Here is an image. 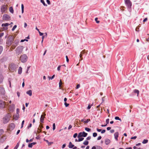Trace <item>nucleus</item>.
Segmentation results:
<instances>
[{"label":"nucleus","mask_w":149,"mask_h":149,"mask_svg":"<svg viewBox=\"0 0 149 149\" xmlns=\"http://www.w3.org/2000/svg\"><path fill=\"white\" fill-rule=\"evenodd\" d=\"M40 1L42 3V4H43V5L44 6H47V5L46 4L45 2V1H44V0H40Z\"/></svg>","instance_id":"obj_32"},{"label":"nucleus","mask_w":149,"mask_h":149,"mask_svg":"<svg viewBox=\"0 0 149 149\" xmlns=\"http://www.w3.org/2000/svg\"><path fill=\"white\" fill-rule=\"evenodd\" d=\"M19 42V41L18 40H15L14 42V44L13 45L14 47H15L17 45Z\"/></svg>","instance_id":"obj_16"},{"label":"nucleus","mask_w":149,"mask_h":149,"mask_svg":"<svg viewBox=\"0 0 149 149\" xmlns=\"http://www.w3.org/2000/svg\"><path fill=\"white\" fill-rule=\"evenodd\" d=\"M46 116V114L44 113V115H42L41 116V118H40V122L41 123H43L44 118H45V116Z\"/></svg>","instance_id":"obj_15"},{"label":"nucleus","mask_w":149,"mask_h":149,"mask_svg":"<svg viewBox=\"0 0 149 149\" xmlns=\"http://www.w3.org/2000/svg\"><path fill=\"white\" fill-rule=\"evenodd\" d=\"M82 133V134L83 136V137H86L87 136L88 134L87 133H86L84 132H83Z\"/></svg>","instance_id":"obj_24"},{"label":"nucleus","mask_w":149,"mask_h":149,"mask_svg":"<svg viewBox=\"0 0 149 149\" xmlns=\"http://www.w3.org/2000/svg\"><path fill=\"white\" fill-rule=\"evenodd\" d=\"M148 141L147 139H144L142 142L143 144H146L148 143Z\"/></svg>","instance_id":"obj_27"},{"label":"nucleus","mask_w":149,"mask_h":149,"mask_svg":"<svg viewBox=\"0 0 149 149\" xmlns=\"http://www.w3.org/2000/svg\"><path fill=\"white\" fill-rule=\"evenodd\" d=\"M59 84V86L60 87L61 85L62 84V81L61 80L60 81Z\"/></svg>","instance_id":"obj_56"},{"label":"nucleus","mask_w":149,"mask_h":149,"mask_svg":"<svg viewBox=\"0 0 149 149\" xmlns=\"http://www.w3.org/2000/svg\"><path fill=\"white\" fill-rule=\"evenodd\" d=\"M66 61L67 62H69V59L68 58V56H66Z\"/></svg>","instance_id":"obj_51"},{"label":"nucleus","mask_w":149,"mask_h":149,"mask_svg":"<svg viewBox=\"0 0 149 149\" xmlns=\"http://www.w3.org/2000/svg\"><path fill=\"white\" fill-rule=\"evenodd\" d=\"M126 6L127 7L128 11L131 12V7L132 3L130 0H124Z\"/></svg>","instance_id":"obj_1"},{"label":"nucleus","mask_w":149,"mask_h":149,"mask_svg":"<svg viewBox=\"0 0 149 149\" xmlns=\"http://www.w3.org/2000/svg\"><path fill=\"white\" fill-rule=\"evenodd\" d=\"M105 131H106L105 130H103L101 132V133L102 134H103L105 132Z\"/></svg>","instance_id":"obj_59"},{"label":"nucleus","mask_w":149,"mask_h":149,"mask_svg":"<svg viewBox=\"0 0 149 149\" xmlns=\"http://www.w3.org/2000/svg\"><path fill=\"white\" fill-rule=\"evenodd\" d=\"M46 1L48 4L49 5L50 4V2L49 0H47Z\"/></svg>","instance_id":"obj_52"},{"label":"nucleus","mask_w":149,"mask_h":149,"mask_svg":"<svg viewBox=\"0 0 149 149\" xmlns=\"http://www.w3.org/2000/svg\"><path fill=\"white\" fill-rule=\"evenodd\" d=\"M3 34H4L3 33H1L0 34V38L2 37L3 36Z\"/></svg>","instance_id":"obj_60"},{"label":"nucleus","mask_w":149,"mask_h":149,"mask_svg":"<svg viewBox=\"0 0 149 149\" xmlns=\"http://www.w3.org/2000/svg\"><path fill=\"white\" fill-rule=\"evenodd\" d=\"M26 93L30 96H31L32 94V91L31 90H29L27 91Z\"/></svg>","instance_id":"obj_20"},{"label":"nucleus","mask_w":149,"mask_h":149,"mask_svg":"<svg viewBox=\"0 0 149 149\" xmlns=\"http://www.w3.org/2000/svg\"><path fill=\"white\" fill-rule=\"evenodd\" d=\"M64 104L66 107H68L69 105V104L67 103L66 102H65L64 103Z\"/></svg>","instance_id":"obj_46"},{"label":"nucleus","mask_w":149,"mask_h":149,"mask_svg":"<svg viewBox=\"0 0 149 149\" xmlns=\"http://www.w3.org/2000/svg\"><path fill=\"white\" fill-rule=\"evenodd\" d=\"M56 128V126L55 123H53V130H54Z\"/></svg>","instance_id":"obj_40"},{"label":"nucleus","mask_w":149,"mask_h":149,"mask_svg":"<svg viewBox=\"0 0 149 149\" xmlns=\"http://www.w3.org/2000/svg\"><path fill=\"white\" fill-rule=\"evenodd\" d=\"M3 133L4 131L3 130H0V136Z\"/></svg>","instance_id":"obj_33"},{"label":"nucleus","mask_w":149,"mask_h":149,"mask_svg":"<svg viewBox=\"0 0 149 149\" xmlns=\"http://www.w3.org/2000/svg\"><path fill=\"white\" fill-rule=\"evenodd\" d=\"M31 126H32V124L31 123L29 124V125L27 127V128L28 129L29 128L31 127Z\"/></svg>","instance_id":"obj_54"},{"label":"nucleus","mask_w":149,"mask_h":149,"mask_svg":"<svg viewBox=\"0 0 149 149\" xmlns=\"http://www.w3.org/2000/svg\"><path fill=\"white\" fill-rule=\"evenodd\" d=\"M9 10L10 12L12 13H14V10L12 7H11L9 8Z\"/></svg>","instance_id":"obj_23"},{"label":"nucleus","mask_w":149,"mask_h":149,"mask_svg":"<svg viewBox=\"0 0 149 149\" xmlns=\"http://www.w3.org/2000/svg\"><path fill=\"white\" fill-rule=\"evenodd\" d=\"M16 111H17V114L18 115H19V109H17V110H16ZM17 118H18V115H17Z\"/></svg>","instance_id":"obj_39"},{"label":"nucleus","mask_w":149,"mask_h":149,"mask_svg":"<svg viewBox=\"0 0 149 149\" xmlns=\"http://www.w3.org/2000/svg\"><path fill=\"white\" fill-rule=\"evenodd\" d=\"M20 143V142L19 141L18 142L16 145L14 147V149H17L19 147V144Z\"/></svg>","instance_id":"obj_26"},{"label":"nucleus","mask_w":149,"mask_h":149,"mask_svg":"<svg viewBox=\"0 0 149 149\" xmlns=\"http://www.w3.org/2000/svg\"><path fill=\"white\" fill-rule=\"evenodd\" d=\"M5 93V91L4 88L2 86H0V93L4 95Z\"/></svg>","instance_id":"obj_9"},{"label":"nucleus","mask_w":149,"mask_h":149,"mask_svg":"<svg viewBox=\"0 0 149 149\" xmlns=\"http://www.w3.org/2000/svg\"><path fill=\"white\" fill-rule=\"evenodd\" d=\"M77 133H75L73 135V137L74 138H76L77 136Z\"/></svg>","instance_id":"obj_48"},{"label":"nucleus","mask_w":149,"mask_h":149,"mask_svg":"<svg viewBox=\"0 0 149 149\" xmlns=\"http://www.w3.org/2000/svg\"><path fill=\"white\" fill-rule=\"evenodd\" d=\"M134 93H137L138 95L139 94V91L138 90L135 89L134 90Z\"/></svg>","instance_id":"obj_31"},{"label":"nucleus","mask_w":149,"mask_h":149,"mask_svg":"<svg viewBox=\"0 0 149 149\" xmlns=\"http://www.w3.org/2000/svg\"><path fill=\"white\" fill-rule=\"evenodd\" d=\"M10 17L7 14H4L3 16V19L4 20H8L10 19Z\"/></svg>","instance_id":"obj_7"},{"label":"nucleus","mask_w":149,"mask_h":149,"mask_svg":"<svg viewBox=\"0 0 149 149\" xmlns=\"http://www.w3.org/2000/svg\"><path fill=\"white\" fill-rule=\"evenodd\" d=\"M91 137L90 136H88L86 138V140H89L91 139Z\"/></svg>","instance_id":"obj_58"},{"label":"nucleus","mask_w":149,"mask_h":149,"mask_svg":"<svg viewBox=\"0 0 149 149\" xmlns=\"http://www.w3.org/2000/svg\"><path fill=\"white\" fill-rule=\"evenodd\" d=\"M114 130H111L110 131V132L111 133H113L114 132Z\"/></svg>","instance_id":"obj_64"},{"label":"nucleus","mask_w":149,"mask_h":149,"mask_svg":"<svg viewBox=\"0 0 149 149\" xmlns=\"http://www.w3.org/2000/svg\"><path fill=\"white\" fill-rule=\"evenodd\" d=\"M3 76L2 74H0V84H1L3 81Z\"/></svg>","instance_id":"obj_18"},{"label":"nucleus","mask_w":149,"mask_h":149,"mask_svg":"<svg viewBox=\"0 0 149 149\" xmlns=\"http://www.w3.org/2000/svg\"><path fill=\"white\" fill-rule=\"evenodd\" d=\"M80 87V84H77V86H76V88L77 89H78V88H79V87Z\"/></svg>","instance_id":"obj_55"},{"label":"nucleus","mask_w":149,"mask_h":149,"mask_svg":"<svg viewBox=\"0 0 149 149\" xmlns=\"http://www.w3.org/2000/svg\"><path fill=\"white\" fill-rule=\"evenodd\" d=\"M7 9V8L6 5H3L1 8V11L3 13L6 12Z\"/></svg>","instance_id":"obj_6"},{"label":"nucleus","mask_w":149,"mask_h":149,"mask_svg":"<svg viewBox=\"0 0 149 149\" xmlns=\"http://www.w3.org/2000/svg\"><path fill=\"white\" fill-rule=\"evenodd\" d=\"M27 55L26 54H24L21 56L20 60L22 63H25L27 61Z\"/></svg>","instance_id":"obj_3"},{"label":"nucleus","mask_w":149,"mask_h":149,"mask_svg":"<svg viewBox=\"0 0 149 149\" xmlns=\"http://www.w3.org/2000/svg\"><path fill=\"white\" fill-rule=\"evenodd\" d=\"M36 143V142H33L31 143H30L28 145V147L29 148H32L33 146Z\"/></svg>","instance_id":"obj_19"},{"label":"nucleus","mask_w":149,"mask_h":149,"mask_svg":"<svg viewBox=\"0 0 149 149\" xmlns=\"http://www.w3.org/2000/svg\"><path fill=\"white\" fill-rule=\"evenodd\" d=\"M84 139V138H82V137L79 138L78 140V141H79V142L81 141H83Z\"/></svg>","instance_id":"obj_37"},{"label":"nucleus","mask_w":149,"mask_h":149,"mask_svg":"<svg viewBox=\"0 0 149 149\" xmlns=\"http://www.w3.org/2000/svg\"><path fill=\"white\" fill-rule=\"evenodd\" d=\"M88 144V141L87 140L85 141L83 143V144L85 145H87Z\"/></svg>","instance_id":"obj_28"},{"label":"nucleus","mask_w":149,"mask_h":149,"mask_svg":"<svg viewBox=\"0 0 149 149\" xmlns=\"http://www.w3.org/2000/svg\"><path fill=\"white\" fill-rule=\"evenodd\" d=\"M119 135V133L118 132H115L114 134L115 139L116 141H118V137Z\"/></svg>","instance_id":"obj_14"},{"label":"nucleus","mask_w":149,"mask_h":149,"mask_svg":"<svg viewBox=\"0 0 149 149\" xmlns=\"http://www.w3.org/2000/svg\"><path fill=\"white\" fill-rule=\"evenodd\" d=\"M17 26L16 25H14L12 29V31H14L15 30V29H16V28Z\"/></svg>","instance_id":"obj_41"},{"label":"nucleus","mask_w":149,"mask_h":149,"mask_svg":"<svg viewBox=\"0 0 149 149\" xmlns=\"http://www.w3.org/2000/svg\"><path fill=\"white\" fill-rule=\"evenodd\" d=\"M54 77H55V75H54L52 77H49V79L52 80V79H53L54 78Z\"/></svg>","instance_id":"obj_44"},{"label":"nucleus","mask_w":149,"mask_h":149,"mask_svg":"<svg viewBox=\"0 0 149 149\" xmlns=\"http://www.w3.org/2000/svg\"><path fill=\"white\" fill-rule=\"evenodd\" d=\"M136 138H137L136 136H134L132 137H131V139H135Z\"/></svg>","instance_id":"obj_47"},{"label":"nucleus","mask_w":149,"mask_h":149,"mask_svg":"<svg viewBox=\"0 0 149 149\" xmlns=\"http://www.w3.org/2000/svg\"><path fill=\"white\" fill-rule=\"evenodd\" d=\"M5 102L0 100V108H3L5 107Z\"/></svg>","instance_id":"obj_11"},{"label":"nucleus","mask_w":149,"mask_h":149,"mask_svg":"<svg viewBox=\"0 0 149 149\" xmlns=\"http://www.w3.org/2000/svg\"><path fill=\"white\" fill-rule=\"evenodd\" d=\"M72 126L71 125H70L68 127V130L70 129H71L72 128Z\"/></svg>","instance_id":"obj_62"},{"label":"nucleus","mask_w":149,"mask_h":149,"mask_svg":"<svg viewBox=\"0 0 149 149\" xmlns=\"http://www.w3.org/2000/svg\"><path fill=\"white\" fill-rule=\"evenodd\" d=\"M16 68V66L14 64H11L10 66V70L12 72H13Z\"/></svg>","instance_id":"obj_8"},{"label":"nucleus","mask_w":149,"mask_h":149,"mask_svg":"<svg viewBox=\"0 0 149 149\" xmlns=\"http://www.w3.org/2000/svg\"><path fill=\"white\" fill-rule=\"evenodd\" d=\"M110 142V140L108 139H105V143L106 145H107L109 144Z\"/></svg>","instance_id":"obj_17"},{"label":"nucleus","mask_w":149,"mask_h":149,"mask_svg":"<svg viewBox=\"0 0 149 149\" xmlns=\"http://www.w3.org/2000/svg\"><path fill=\"white\" fill-rule=\"evenodd\" d=\"M101 138H102L101 136H99V137L97 138V140H100V139H101Z\"/></svg>","instance_id":"obj_61"},{"label":"nucleus","mask_w":149,"mask_h":149,"mask_svg":"<svg viewBox=\"0 0 149 149\" xmlns=\"http://www.w3.org/2000/svg\"><path fill=\"white\" fill-rule=\"evenodd\" d=\"M10 25V24L7 23L2 24L1 26L3 27L4 29L7 30L8 29V28L7 27Z\"/></svg>","instance_id":"obj_10"},{"label":"nucleus","mask_w":149,"mask_h":149,"mask_svg":"<svg viewBox=\"0 0 149 149\" xmlns=\"http://www.w3.org/2000/svg\"><path fill=\"white\" fill-rule=\"evenodd\" d=\"M61 65H59L57 68V70L59 71L60 70V67H61Z\"/></svg>","instance_id":"obj_53"},{"label":"nucleus","mask_w":149,"mask_h":149,"mask_svg":"<svg viewBox=\"0 0 149 149\" xmlns=\"http://www.w3.org/2000/svg\"><path fill=\"white\" fill-rule=\"evenodd\" d=\"M82 133L81 132H80L79 133L77 137L78 138L81 137H82Z\"/></svg>","instance_id":"obj_29"},{"label":"nucleus","mask_w":149,"mask_h":149,"mask_svg":"<svg viewBox=\"0 0 149 149\" xmlns=\"http://www.w3.org/2000/svg\"><path fill=\"white\" fill-rule=\"evenodd\" d=\"M74 146V145H73L71 142H70L69 143V147L70 148H73Z\"/></svg>","instance_id":"obj_22"},{"label":"nucleus","mask_w":149,"mask_h":149,"mask_svg":"<svg viewBox=\"0 0 149 149\" xmlns=\"http://www.w3.org/2000/svg\"><path fill=\"white\" fill-rule=\"evenodd\" d=\"M109 119L108 118L106 119V122L107 125V124H108L109 123Z\"/></svg>","instance_id":"obj_45"},{"label":"nucleus","mask_w":149,"mask_h":149,"mask_svg":"<svg viewBox=\"0 0 149 149\" xmlns=\"http://www.w3.org/2000/svg\"><path fill=\"white\" fill-rule=\"evenodd\" d=\"M97 20V18H96L95 19V20L96 21V22L97 23H99L100 22V21H98Z\"/></svg>","instance_id":"obj_49"},{"label":"nucleus","mask_w":149,"mask_h":149,"mask_svg":"<svg viewBox=\"0 0 149 149\" xmlns=\"http://www.w3.org/2000/svg\"><path fill=\"white\" fill-rule=\"evenodd\" d=\"M97 135V134L96 133L94 132L93 133V136L94 137H96Z\"/></svg>","instance_id":"obj_42"},{"label":"nucleus","mask_w":149,"mask_h":149,"mask_svg":"<svg viewBox=\"0 0 149 149\" xmlns=\"http://www.w3.org/2000/svg\"><path fill=\"white\" fill-rule=\"evenodd\" d=\"M90 121V120L89 119H87L86 121H84V122L85 123H88L89 121Z\"/></svg>","instance_id":"obj_43"},{"label":"nucleus","mask_w":149,"mask_h":149,"mask_svg":"<svg viewBox=\"0 0 149 149\" xmlns=\"http://www.w3.org/2000/svg\"><path fill=\"white\" fill-rule=\"evenodd\" d=\"M24 120H23L22 121V126H21V128H22L23 127V125L24 124Z\"/></svg>","instance_id":"obj_50"},{"label":"nucleus","mask_w":149,"mask_h":149,"mask_svg":"<svg viewBox=\"0 0 149 149\" xmlns=\"http://www.w3.org/2000/svg\"><path fill=\"white\" fill-rule=\"evenodd\" d=\"M6 138V136H2L0 139V142L3 143Z\"/></svg>","instance_id":"obj_13"},{"label":"nucleus","mask_w":149,"mask_h":149,"mask_svg":"<svg viewBox=\"0 0 149 149\" xmlns=\"http://www.w3.org/2000/svg\"><path fill=\"white\" fill-rule=\"evenodd\" d=\"M22 68L21 67H20L19 68V69L18 70V73L19 74H21L22 73Z\"/></svg>","instance_id":"obj_21"},{"label":"nucleus","mask_w":149,"mask_h":149,"mask_svg":"<svg viewBox=\"0 0 149 149\" xmlns=\"http://www.w3.org/2000/svg\"><path fill=\"white\" fill-rule=\"evenodd\" d=\"M10 116V114H7L3 118V122L4 123H7L9 120Z\"/></svg>","instance_id":"obj_5"},{"label":"nucleus","mask_w":149,"mask_h":149,"mask_svg":"<svg viewBox=\"0 0 149 149\" xmlns=\"http://www.w3.org/2000/svg\"><path fill=\"white\" fill-rule=\"evenodd\" d=\"M93 105V103L92 104H91V105H90V104H89V105L87 107V109H90L91 108V107Z\"/></svg>","instance_id":"obj_36"},{"label":"nucleus","mask_w":149,"mask_h":149,"mask_svg":"<svg viewBox=\"0 0 149 149\" xmlns=\"http://www.w3.org/2000/svg\"><path fill=\"white\" fill-rule=\"evenodd\" d=\"M65 146H66V144H63V145H62V148H65Z\"/></svg>","instance_id":"obj_63"},{"label":"nucleus","mask_w":149,"mask_h":149,"mask_svg":"<svg viewBox=\"0 0 149 149\" xmlns=\"http://www.w3.org/2000/svg\"><path fill=\"white\" fill-rule=\"evenodd\" d=\"M85 129L86 131L88 132H90L91 130L90 129L87 128V127H85Z\"/></svg>","instance_id":"obj_34"},{"label":"nucleus","mask_w":149,"mask_h":149,"mask_svg":"<svg viewBox=\"0 0 149 149\" xmlns=\"http://www.w3.org/2000/svg\"><path fill=\"white\" fill-rule=\"evenodd\" d=\"M3 49V47L2 46H0V54H1Z\"/></svg>","instance_id":"obj_35"},{"label":"nucleus","mask_w":149,"mask_h":149,"mask_svg":"<svg viewBox=\"0 0 149 149\" xmlns=\"http://www.w3.org/2000/svg\"><path fill=\"white\" fill-rule=\"evenodd\" d=\"M15 127V125L14 123L10 124L9 126V129L10 131L13 130Z\"/></svg>","instance_id":"obj_12"},{"label":"nucleus","mask_w":149,"mask_h":149,"mask_svg":"<svg viewBox=\"0 0 149 149\" xmlns=\"http://www.w3.org/2000/svg\"><path fill=\"white\" fill-rule=\"evenodd\" d=\"M44 140L48 144V145H51L52 143H53L52 142H49L48 140H45V139H44Z\"/></svg>","instance_id":"obj_25"},{"label":"nucleus","mask_w":149,"mask_h":149,"mask_svg":"<svg viewBox=\"0 0 149 149\" xmlns=\"http://www.w3.org/2000/svg\"><path fill=\"white\" fill-rule=\"evenodd\" d=\"M24 47L22 46H19L16 48V52L17 54H21L23 51Z\"/></svg>","instance_id":"obj_4"},{"label":"nucleus","mask_w":149,"mask_h":149,"mask_svg":"<svg viewBox=\"0 0 149 149\" xmlns=\"http://www.w3.org/2000/svg\"><path fill=\"white\" fill-rule=\"evenodd\" d=\"M38 32H39V35L40 36H42L43 35V33H41V32H40V31H38Z\"/></svg>","instance_id":"obj_57"},{"label":"nucleus","mask_w":149,"mask_h":149,"mask_svg":"<svg viewBox=\"0 0 149 149\" xmlns=\"http://www.w3.org/2000/svg\"><path fill=\"white\" fill-rule=\"evenodd\" d=\"M30 68V66H28L27 67V69L26 70V73L28 74L29 73L28 71H29V69Z\"/></svg>","instance_id":"obj_38"},{"label":"nucleus","mask_w":149,"mask_h":149,"mask_svg":"<svg viewBox=\"0 0 149 149\" xmlns=\"http://www.w3.org/2000/svg\"><path fill=\"white\" fill-rule=\"evenodd\" d=\"M14 39V37L12 35L9 36L6 42L7 45L9 46H10L12 44Z\"/></svg>","instance_id":"obj_2"},{"label":"nucleus","mask_w":149,"mask_h":149,"mask_svg":"<svg viewBox=\"0 0 149 149\" xmlns=\"http://www.w3.org/2000/svg\"><path fill=\"white\" fill-rule=\"evenodd\" d=\"M115 119L116 120H120V122L121 121V120L120 118L118 116H116L115 117Z\"/></svg>","instance_id":"obj_30"}]
</instances>
